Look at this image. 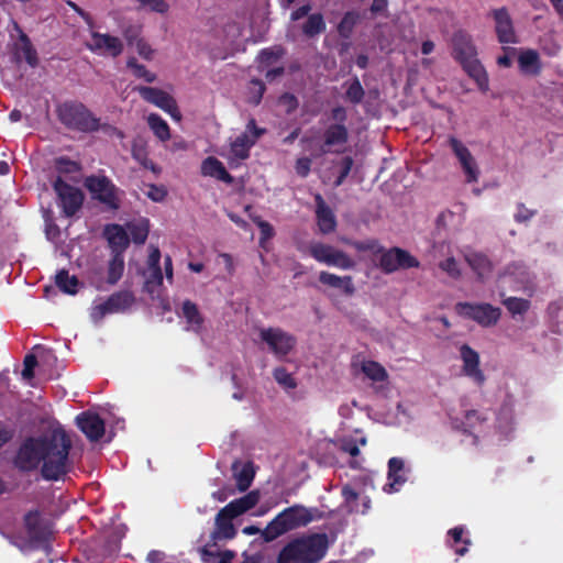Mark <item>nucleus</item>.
I'll return each mask as SVG.
<instances>
[{
    "label": "nucleus",
    "mask_w": 563,
    "mask_h": 563,
    "mask_svg": "<svg viewBox=\"0 0 563 563\" xmlns=\"http://www.w3.org/2000/svg\"><path fill=\"white\" fill-rule=\"evenodd\" d=\"M71 440L62 428L49 429L38 435L26 438L14 457V466L31 472L42 466L45 479L57 481L70 467L68 454Z\"/></svg>",
    "instance_id": "f257e3e1"
},
{
    "label": "nucleus",
    "mask_w": 563,
    "mask_h": 563,
    "mask_svg": "<svg viewBox=\"0 0 563 563\" xmlns=\"http://www.w3.org/2000/svg\"><path fill=\"white\" fill-rule=\"evenodd\" d=\"M329 547L325 533H313L290 541L278 555L277 563H317Z\"/></svg>",
    "instance_id": "f03ea898"
},
{
    "label": "nucleus",
    "mask_w": 563,
    "mask_h": 563,
    "mask_svg": "<svg viewBox=\"0 0 563 563\" xmlns=\"http://www.w3.org/2000/svg\"><path fill=\"white\" fill-rule=\"evenodd\" d=\"M320 517V511L317 508L294 505L279 512L263 530L262 537L266 542H271L288 531L307 526Z\"/></svg>",
    "instance_id": "7ed1b4c3"
},
{
    "label": "nucleus",
    "mask_w": 563,
    "mask_h": 563,
    "mask_svg": "<svg viewBox=\"0 0 563 563\" xmlns=\"http://www.w3.org/2000/svg\"><path fill=\"white\" fill-rule=\"evenodd\" d=\"M58 114L64 124L81 132H93L101 128L99 119L81 103H64L59 107ZM102 129L119 139L124 136L121 131L110 125H103Z\"/></svg>",
    "instance_id": "20e7f679"
},
{
    "label": "nucleus",
    "mask_w": 563,
    "mask_h": 563,
    "mask_svg": "<svg viewBox=\"0 0 563 563\" xmlns=\"http://www.w3.org/2000/svg\"><path fill=\"white\" fill-rule=\"evenodd\" d=\"M24 523L27 539L20 536L3 534L12 545L23 552L35 548L37 543L46 541L52 533L49 523L36 511H30L24 518Z\"/></svg>",
    "instance_id": "39448f33"
},
{
    "label": "nucleus",
    "mask_w": 563,
    "mask_h": 563,
    "mask_svg": "<svg viewBox=\"0 0 563 563\" xmlns=\"http://www.w3.org/2000/svg\"><path fill=\"white\" fill-rule=\"evenodd\" d=\"M455 310L461 317L472 319L482 327L495 325L501 316V310L489 303L459 302Z\"/></svg>",
    "instance_id": "423d86ee"
},
{
    "label": "nucleus",
    "mask_w": 563,
    "mask_h": 563,
    "mask_svg": "<svg viewBox=\"0 0 563 563\" xmlns=\"http://www.w3.org/2000/svg\"><path fill=\"white\" fill-rule=\"evenodd\" d=\"M309 254L319 263L341 269H351L355 262L344 252L321 242H311L308 245Z\"/></svg>",
    "instance_id": "0eeeda50"
},
{
    "label": "nucleus",
    "mask_w": 563,
    "mask_h": 563,
    "mask_svg": "<svg viewBox=\"0 0 563 563\" xmlns=\"http://www.w3.org/2000/svg\"><path fill=\"white\" fill-rule=\"evenodd\" d=\"M264 133L263 129L256 126L255 120L251 119L246 125V130L232 141L229 152V161L231 164H239L250 155L251 147L256 140Z\"/></svg>",
    "instance_id": "6e6552de"
},
{
    "label": "nucleus",
    "mask_w": 563,
    "mask_h": 563,
    "mask_svg": "<svg viewBox=\"0 0 563 563\" xmlns=\"http://www.w3.org/2000/svg\"><path fill=\"white\" fill-rule=\"evenodd\" d=\"M260 338L278 358L288 355L296 344V339L279 328L262 329Z\"/></svg>",
    "instance_id": "1a4fd4ad"
},
{
    "label": "nucleus",
    "mask_w": 563,
    "mask_h": 563,
    "mask_svg": "<svg viewBox=\"0 0 563 563\" xmlns=\"http://www.w3.org/2000/svg\"><path fill=\"white\" fill-rule=\"evenodd\" d=\"M54 190L66 217H71L79 210L84 200L80 189L66 184L62 178H57L54 183Z\"/></svg>",
    "instance_id": "9d476101"
},
{
    "label": "nucleus",
    "mask_w": 563,
    "mask_h": 563,
    "mask_svg": "<svg viewBox=\"0 0 563 563\" xmlns=\"http://www.w3.org/2000/svg\"><path fill=\"white\" fill-rule=\"evenodd\" d=\"M379 266L385 273L390 274L398 269L419 267V261L409 252L394 247L382 254Z\"/></svg>",
    "instance_id": "9b49d317"
},
{
    "label": "nucleus",
    "mask_w": 563,
    "mask_h": 563,
    "mask_svg": "<svg viewBox=\"0 0 563 563\" xmlns=\"http://www.w3.org/2000/svg\"><path fill=\"white\" fill-rule=\"evenodd\" d=\"M459 351L462 361V374L468 377L475 385L483 386L486 377L479 366V354L467 344H462Z\"/></svg>",
    "instance_id": "f8f14e48"
},
{
    "label": "nucleus",
    "mask_w": 563,
    "mask_h": 563,
    "mask_svg": "<svg viewBox=\"0 0 563 563\" xmlns=\"http://www.w3.org/2000/svg\"><path fill=\"white\" fill-rule=\"evenodd\" d=\"M89 190L102 203L109 206L111 209H118L120 199L118 197V189L106 177H90L87 180Z\"/></svg>",
    "instance_id": "ddd939ff"
},
{
    "label": "nucleus",
    "mask_w": 563,
    "mask_h": 563,
    "mask_svg": "<svg viewBox=\"0 0 563 563\" xmlns=\"http://www.w3.org/2000/svg\"><path fill=\"white\" fill-rule=\"evenodd\" d=\"M91 52L108 54L117 57L123 52V42L118 36L107 33L91 32L90 40L86 44Z\"/></svg>",
    "instance_id": "4468645a"
},
{
    "label": "nucleus",
    "mask_w": 563,
    "mask_h": 563,
    "mask_svg": "<svg viewBox=\"0 0 563 563\" xmlns=\"http://www.w3.org/2000/svg\"><path fill=\"white\" fill-rule=\"evenodd\" d=\"M449 143L461 164L466 181L476 183L478 180L479 169L468 148L455 137H450Z\"/></svg>",
    "instance_id": "2eb2a0df"
},
{
    "label": "nucleus",
    "mask_w": 563,
    "mask_h": 563,
    "mask_svg": "<svg viewBox=\"0 0 563 563\" xmlns=\"http://www.w3.org/2000/svg\"><path fill=\"white\" fill-rule=\"evenodd\" d=\"M139 92L144 100L169 113L173 119L180 120L175 100L165 91L152 87H140Z\"/></svg>",
    "instance_id": "dca6fc26"
},
{
    "label": "nucleus",
    "mask_w": 563,
    "mask_h": 563,
    "mask_svg": "<svg viewBox=\"0 0 563 563\" xmlns=\"http://www.w3.org/2000/svg\"><path fill=\"white\" fill-rule=\"evenodd\" d=\"M349 140L347 128L343 123L330 124L323 133V153H341L344 151Z\"/></svg>",
    "instance_id": "f3484780"
},
{
    "label": "nucleus",
    "mask_w": 563,
    "mask_h": 563,
    "mask_svg": "<svg viewBox=\"0 0 563 563\" xmlns=\"http://www.w3.org/2000/svg\"><path fill=\"white\" fill-rule=\"evenodd\" d=\"M161 252L158 247L151 246V252L147 258V268L144 273L145 276V290L154 296L157 288L163 283L162 268L159 266Z\"/></svg>",
    "instance_id": "a211bd4d"
},
{
    "label": "nucleus",
    "mask_w": 563,
    "mask_h": 563,
    "mask_svg": "<svg viewBox=\"0 0 563 563\" xmlns=\"http://www.w3.org/2000/svg\"><path fill=\"white\" fill-rule=\"evenodd\" d=\"M76 423L90 441H98L104 434V421L95 412L78 415Z\"/></svg>",
    "instance_id": "6ab92c4d"
},
{
    "label": "nucleus",
    "mask_w": 563,
    "mask_h": 563,
    "mask_svg": "<svg viewBox=\"0 0 563 563\" xmlns=\"http://www.w3.org/2000/svg\"><path fill=\"white\" fill-rule=\"evenodd\" d=\"M495 20V30L500 43H517L512 21L506 9H497L493 12Z\"/></svg>",
    "instance_id": "aec40b11"
},
{
    "label": "nucleus",
    "mask_w": 563,
    "mask_h": 563,
    "mask_svg": "<svg viewBox=\"0 0 563 563\" xmlns=\"http://www.w3.org/2000/svg\"><path fill=\"white\" fill-rule=\"evenodd\" d=\"M406 481L404 460L400 457H391L388 461V482L384 485V492L388 494L398 492Z\"/></svg>",
    "instance_id": "412c9836"
},
{
    "label": "nucleus",
    "mask_w": 563,
    "mask_h": 563,
    "mask_svg": "<svg viewBox=\"0 0 563 563\" xmlns=\"http://www.w3.org/2000/svg\"><path fill=\"white\" fill-rule=\"evenodd\" d=\"M104 235L113 254L122 255L123 251L129 246L130 241L128 233L119 224L107 225L104 229Z\"/></svg>",
    "instance_id": "4be33fe9"
},
{
    "label": "nucleus",
    "mask_w": 563,
    "mask_h": 563,
    "mask_svg": "<svg viewBox=\"0 0 563 563\" xmlns=\"http://www.w3.org/2000/svg\"><path fill=\"white\" fill-rule=\"evenodd\" d=\"M452 43L455 57L460 59L461 63L475 58L476 51L467 34L463 32L455 33Z\"/></svg>",
    "instance_id": "5701e85b"
},
{
    "label": "nucleus",
    "mask_w": 563,
    "mask_h": 563,
    "mask_svg": "<svg viewBox=\"0 0 563 563\" xmlns=\"http://www.w3.org/2000/svg\"><path fill=\"white\" fill-rule=\"evenodd\" d=\"M232 520L233 518L221 509L216 516L212 538L214 540L233 539L236 534V530Z\"/></svg>",
    "instance_id": "b1692460"
},
{
    "label": "nucleus",
    "mask_w": 563,
    "mask_h": 563,
    "mask_svg": "<svg viewBox=\"0 0 563 563\" xmlns=\"http://www.w3.org/2000/svg\"><path fill=\"white\" fill-rule=\"evenodd\" d=\"M317 201V219L320 231L324 234L334 231L336 221L331 209L325 205L321 196L316 197Z\"/></svg>",
    "instance_id": "393cba45"
},
{
    "label": "nucleus",
    "mask_w": 563,
    "mask_h": 563,
    "mask_svg": "<svg viewBox=\"0 0 563 563\" xmlns=\"http://www.w3.org/2000/svg\"><path fill=\"white\" fill-rule=\"evenodd\" d=\"M504 280L514 279L518 284V288H528L532 284L533 276L525 264H510L503 276Z\"/></svg>",
    "instance_id": "a878e982"
},
{
    "label": "nucleus",
    "mask_w": 563,
    "mask_h": 563,
    "mask_svg": "<svg viewBox=\"0 0 563 563\" xmlns=\"http://www.w3.org/2000/svg\"><path fill=\"white\" fill-rule=\"evenodd\" d=\"M319 280L324 285L341 289L347 296L353 295L355 291L351 276L341 277L335 274L323 271L319 274Z\"/></svg>",
    "instance_id": "bb28decb"
},
{
    "label": "nucleus",
    "mask_w": 563,
    "mask_h": 563,
    "mask_svg": "<svg viewBox=\"0 0 563 563\" xmlns=\"http://www.w3.org/2000/svg\"><path fill=\"white\" fill-rule=\"evenodd\" d=\"M519 68L523 74L537 76L541 71V62L537 51L523 49L518 57Z\"/></svg>",
    "instance_id": "cd10ccee"
},
{
    "label": "nucleus",
    "mask_w": 563,
    "mask_h": 563,
    "mask_svg": "<svg viewBox=\"0 0 563 563\" xmlns=\"http://www.w3.org/2000/svg\"><path fill=\"white\" fill-rule=\"evenodd\" d=\"M465 261L468 263L479 279L484 280L490 275L492 263L485 255L471 252L465 255Z\"/></svg>",
    "instance_id": "c85d7f7f"
},
{
    "label": "nucleus",
    "mask_w": 563,
    "mask_h": 563,
    "mask_svg": "<svg viewBox=\"0 0 563 563\" xmlns=\"http://www.w3.org/2000/svg\"><path fill=\"white\" fill-rule=\"evenodd\" d=\"M201 172L205 176L214 177L228 184H231L233 180L223 164L214 157H208L202 162Z\"/></svg>",
    "instance_id": "c756f323"
},
{
    "label": "nucleus",
    "mask_w": 563,
    "mask_h": 563,
    "mask_svg": "<svg viewBox=\"0 0 563 563\" xmlns=\"http://www.w3.org/2000/svg\"><path fill=\"white\" fill-rule=\"evenodd\" d=\"M233 474L236 479V485L240 492L246 490L254 478L255 471L252 463L247 462L244 464H240L235 462L233 464Z\"/></svg>",
    "instance_id": "7c9ffc66"
},
{
    "label": "nucleus",
    "mask_w": 563,
    "mask_h": 563,
    "mask_svg": "<svg viewBox=\"0 0 563 563\" xmlns=\"http://www.w3.org/2000/svg\"><path fill=\"white\" fill-rule=\"evenodd\" d=\"M183 317L187 323V330L192 332H200L203 325V319L198 311V308L195 303L189 300L184 301L181 307Z\"/></svg>",
    "instance_id": "2f4dec72"
},
{
    "label": "nucleus",
    "mask_w": 563,
    "mask_h": 563,
    "mask_svg": "<svg viewBox=\"0 0 563 563\" xmlns=\"http://www.w3.org/2000/svg\"><path fill=\"white\" fill-rule=\"evenodd\" d=\"M462 64L468 75L474 78L479 89L483 91L488 90V77L479 62L476 58H472Z\"/></svg>",
    "instance_id": "473e14b6"
},
{
    "label": "nucleus",
    "mask_w": 563,
    "mask_h": 563,
    "mask_svg": "<svg viewBox=\"0 0 563 563\" xmlns=\"http://www.w3.org/2000/svg\"><path fill=\"white\" fill-rule=\"evenodd\" d=\"M134 298L130 292H118L110 296L106 301L110 308L111 313L121 312L128 309Z\"/></svg>",
    "instance_id": "72a5a7b5"
},
{
    "label": "nucleus",
    "mask_w": 563,
    "mask_h": 563,
    "mask_svg": "<svg viewBox=\"0 0 563 563\" xmlns=\"http://www.w3.org/2000/svg\"><path fill=\"white\" fill-rule=\"evenodd\" d=\"M325 30L323 16L320 13L310 14L302 26V32L309 37H313Z\"/></svg>",
    "instance_id": "f704fd0d"
},
{
    "label": "nucleus",
    "mask_w": 563,
    "mask_h": 563,
    "mask_svg": "<svg viewBox=\"0 0 563 563\" xmlns=\"http://www.w3.org/2000/svg\"><path fill=\"white\" fill-rule=\"evenodd\" d=\"M147 123L150 125V128L152 129V131L154 132V134L162 141H166L169 139L170 134H169V126L168 124L166 123L165 120H163L159 115L157 114H150L147 117Z\"/></svg>",
    "instance_id": "c9c22d12"
},
{
    "label": "nucleus",
    "mask_w": 563,
    "mask_h": 563,
    "mask_svg": "<svg viewBox=\"0 0 563 563\" xmlns=\"http://www.w3.org/2000/svg\"><path fill=\"white\" fill-rule=\"evenodd\" d=\"M340 449L349 453L352 457H356L360 454V446H364L367 443L365 437L360 438H342L340 441Z\"/></svg>",
    "instance_id": "e433bc0d"
},
{
    "label": "nucleus",
    "mask_w": 563,
    "mask_h": 563,
    "mask_svg": "<svg viewBox=\"0 0 563 563\" xmlns=\"http://www.w3.org/2000/svg\"><path fill=\"white\" fill-rule=\"evenodd\" d=\"M362 372L374 382H382L386 378L385 368L376 362L365 361L362 364Z\"/></svg>",
    "instance_id": "4c0bfd02"
},
{
    "label": "nucleus",
    "mask_w": 563,
    "mask_h": 563,
    "mask_svg": "<svg viewBox=\"0 0 563 563\" xmlns=\"http://www.w3.org/2000/svg\"><path fill=\"white\" fill-rule=\"evenodd\" d=\"M77 284V278L75 276H70L67 271H60L56 275V285L66 294H76Z\"/></svg>",
    "instance_id": "58836bf2"
},
{
    "label": "nucleus",
    "mask_w": 563,
    "mask_h": 563,
    "mask_svg": "<svg viewBox=\"0 0 563 563\" xmlns=\"http://www.w3.org/2000/svg\"><path fill=\"white\" fill-rule=\"evenodd\" d=\"M124 269L123 256L120 254H113L112 260L108 267V282L115 284L122 276Z\"/></svg>",
    "instance_id": "ea45409f"
},
{
    "label": "nucleus",
    "mask_w": 563,
    "mask_h": 563,
    "mask_svg": "<svg viewBox=\"0 0 563 563\" xmlns=\"http://www.w3.org/2000/svg\"><path fill=\"white\" fill-rule=\"evenodd\" d=\"M358 14L356 12H347L338 25V32L342 37H350L355 24L358 21Z\"/></svg>",
    "instance_id": "a19ab883"
},
{
    "label": "nucleus",
    "mask_w": 563,
    "mask_h": 563,
    "mask_svg": "<svg viewBox=\"0 0 563 563\" xmlns=\"http://www.w3.org/2000/svg\"><path fill=\"white\" fill-rule=\"evenodd\" d=\"M503 303L511 314H523L528 311L530 303L528 300L517 297H508Z\"/></svg>",
    "instance_id": "79ce46f5"
},
{
    "label": "nucleus",
    "mask_w": 563,
    "mask_h": 563,
    "mask_svg": "<svg viewBox=\"0 0 563 563\" xmlns=\"http://www.w3.org/2000/svg\"><path fill=\"white\" fill-rule=\"evenodd\" d=\"M128 68H130L133 75L137 78L144 79L146 82H153L156 79L155 74L148 71L145 66L137 63L134 57H131L126 62Z\"/></svg>",
    "instance_id": "37998d69"
},
{
    "label": "nucleus",
    "mask_w": 563,
    "mask_h": 563,
    "mask_svg": "<svg viewBox=\"0 0 563 563\" xmlns=\"http://www.w3.org/2000/svg\"><path fill=\"white\" fill-rule=\"evenodd\" d=\"M364 89L357 78L346 82L345 97L352 103H360L364 97Z\"/></svg>",
    "instance_id": "c03bdc74"
},
{
    "label": "nucleus",
    "mask_w": 563,
    "mask_h": 563,
    "mask_svg": "<svg viewBox=\"0 0 563 563\" xmlns=\"http://www.w3.org/2000/svg\"><path fill=\"white\" fill-rule=\"evenodd\" d=\"M130 234L137 244H143L148 235V222L142 220L137 223L129 224Z\"/></svg>",
    "instance_id": "a18cd8bd"
},
{
    "label": "nucleus",
    "mask_w": 563,
    "mask_h": 563,
    "mask_svg": "<svg viewBox=\"0 0 563 563\" xmlns=\"http://www.w3.org/2000/svg\"><path fill=\"white\" fill-rule=\"evenodd\" d=\"M21 53L23 55V58L26 60V63L34 67L37 64V54L36 51L33 48L32 44L30 43L29 38L25 35L21 36Z\"/></svg>",
    "instance_id": "49530a36"
},
{
    "label": "nucleus",
    "mask_w": 563,
    "mask_h": 563,
    "mask_svg": "<svg viewBox=\"0 0 563 563\" xmlns=\"http://www.w3.org/2000/svg\"><path fill=\"white\" fill-rule=\"evenodd\" d=\"M273 375L276 382L286 389H294L297 386L294 377L283 367L275 368Z\"/></svg>",
    "instance_id": "de8ad7c7"
},
{
    "label": "nucleus",
    "mask_w": 563,
    "mask_h": 563,
    "mask_svg": "<svg viewBox=\"0 0 563 563\" xmlns=\"http://www.w3.org/2000/svg\"><path fill=\"white\" fill-rule=\"evenodd\" d=\"M264 91V84L258 79H253L250 84L249 102L257 106L262 100Z\"/></svg>",
    "instance_id": "09e8293b"
},
{
    "label": "nucleus",
    "mask_w": 563,
    "mask_h": 563,
    "mask_svg": "<svg viewBox=\"0 0 563 563\" xmlns=\"http://www.w3.org/2000/svg\"><path fill=\"white\" fill-rule=\"evenodd\" d=\"M234 500L235 505L240 506L246 512L253 507H255V505L260 501V493L257 490H252L245 496Z\"/></svg>",
    "instance_id": "8fccbe9b"
},
{
    "label": "nucleus",
    "mask_w": 563,
    "mask_h": 563,
    "mask_svg": "<svg viewBox=\"0 0 563 563\" xmlns=\"http://www.w3.org/2000/svg\"><path fill=\"white\" fill-rule=\"evenodd\" d=\"M346 242L360 252H372L374 254L382 252V247L376 240Z\"/></svg>",
    "instance_id": "3c124183"
},
{
    "label": "nucleus",
    "mask_w": 563,
    "mask_h": 563,
    "mask_svg": "<svg viewBox=\"0 0 563 563\" xmlns=\"http://www.w3.org/2000/svg\"><path fill=\"white\" fill-rule=\"evenodd\" d=\"M440 268L450 277L457 279L461 277V269L454 257H448L439 264Z\"/></svg>",
    "instance_id": "603ef678"
},
{
    "label": "nucleus",
    "mask_w": 563,
    "mask_h": 563,
    "mask_svg": "<svg viewBox=\"0 0 563 563\" xmlns=\"http://www.w3.org/2000/svg\"><path fill=\"white\" fill-rule=\"evenodd\" d=\"M283 54L280 48L263 49L258 56L261 67L269 66Z\"/></svg>",
    "instance_id": "864d4df0"
},
{
    "label": "nucleus",
    "mask_w": 563,
    "mask_h": 563,
    "mask_svg": "<svg viewBox=\"0 0 563 563\" xmlns=\"http://www.w3.org/2000/svg\"><path fill=\"white\" fill-rule=\"evenodd\" d=\"M109 313H111L110 308L107 301H103L91 308L90 317L95 323H99L102 318Z\"/></svg>",
    "instance_id": "5fc2aeb1"
},
{
    "label": "nucleus",
    "mask_w": 563,
    "mask_h": 563,
    "mask_svg": "<svg viewBox=\"0 0 563 563\" xmlns=\"http://www.w3.org/2000/svg\"><path fill=\"white\" fill-rule=\"evenodd\" d=\"M123 36L129 45L133 46L140 38L141 27L135 24L128 25L122 31Z\"/></svg>",
    "instance_id": "6e6d98bb"
},
{
    "label": "nucleus",
    "mask_w": 563,
    "mask_h": 563,
    "mask_svg": "<svg viewBox=\"0 0 563 563\" xmlns=\"http://www.w3.org/2000/svg\"><path fill=\"white\" fill-rule=\"evenodd\" d=\"M37 364V361H36V357L32 354L30 355H26L24 357V362H23V371H22V377L26 380H30L31 378H33L34 376V367L36 366Z\"/></svg>",
    "instance_id": "4d7b16f0"
},
{
    "label": "nucleus",
    "mask_w": 563,
    "mask_h": 563,
    "mask_svg": "<svg viewBox=\"0 0 563 563\" xmlns=\"http://www.w3.org/2000/svg\"><path fill=\"white\" fill-rule=\"evenodd\" d=\"M166 190L164 187L156 186V185H148L147 190L145 191V195L153 201L159 202L163 201L166 197Z\"/></svg>",
    "instance_id": "13d9d810"
},
{
    "label": "nucleus",
    "mask_w": 563,
    "mask_h": 563,
    "mask_svg": "<svg viewBox=\"0 0 563 563\" xmlns=\"http://www.w3.org/2000/svg\"><path fill=\"white\" fill-rule=\"evenodd\" d=\"M134 46H135L139 55L141 57H143L144 59L151 60L153 58L154 51L143 38L137 40L136 43L134 44Z\"/></svg>",
    "instance_id": "bf43d9fd"
},
{
    "label": "nucleus",
    "mask_w": 563,
    "mask_h": 563,
    "mask_svg": "<svg viewBox=\"0 0 563 563\" xmlns=\"http://www.w3.org/2000/svg\"><path fill=\"white\" fill-rule=\"evenodd\" d=\"M342 496L344 498V501L349 506L350 511H356L357 509L354 506V501L358 497L357 493L354 489H352L350 486H344L342 488Z\"/></svg>",
    "instance_id": "052dcab7"
},
{
    "label": "nucleus",
    "mask_w": 563,
    "mask_h": 563,
    "mask_svg": "<svg viewBox=\"0 0 563 563\" xmlns=\"http://www.w3.org/2000/svg\"><path fill=\"white\" fill-rule=\"evenodd\" d=\"M132 156L143 167L151 161L147 158L145 148L141 144H137V143H134L132 146Z\"/></svg>",
    "instance_id": "680f3d73"
},
{
    "label": "nucleus",
    "mask_w": 563,
    "mask_h": 563,
    "mask_svg": "<svg viewBox=\"0 0 563 563\" xmlns=\"http://www.w3.org/2000/svg\"><path fill=\"white\" fill-rule=\"evenodd\" d=\"M279 104L283 106L287 112H291L297 108L298 102L295 96L290 93H284L279 98Z\"/></svg>",
    "instance_id": "e2e57ef3"
},
{
    "label": "nucleus",
    "mask_w": 563,
    "mask_h": 563,
    "mask_svg": "<svg viewBox=\"0 0 563 563\" xmlns=\"http://www.w3.org/2000/svg\"><path fill=\"white\" fill-rule=\"evenodd\" d=\"M311 161L307 157L299 158L296 163V173L301 176L306 177L310 172Z\"/></svg>",
    "instance_id": "0e129e2a"
},
{
    "label": "nucleus",
    "mask_w": 563,
    "mask_h": 563,
    "mask_svg": "<svg viewBox=\"0 0 563 563\" xmlns=\"http://www.w3.org/2000/svg\"><path fill=\"white\" fill-rule=\"evenodd\" d=\"M146 7H148L151 11L157 13H166L169 9V5L165 0H150Z\"/></svg>",
    "instance_id": "69168bd1"
},
{
    "label": "nucleus",
    "mask_w": 563,
    "mask_h": 563,
    "mask_svg": "<svg viewBox=\"0 0 563 563\" xmlns=\"http://www.w3.org/2000/svg\"><path fill=\"white\" fill-rule=\"evenodd\" d=\"M222 510L223 512H227L229 516H231L233 519L245 514L244 509L235 505V500L229 503L225 507L222 508Z\"/></svg>",
    "instance_id": "338daca9"
},
{
    "label": "nucleus",
    "mask_w": 563,
    "mask_h": 563,
    "mask_svg": "<svg viewBox=\"0 0 563 563\" xmlns=\"http://www.w3.org/2000/svg\"><path fill=\"white\" fill-rule=\"evenodd\" d=\"M533 216V212L523 206H519L515 214V219L518 222L528 221Z\"/></svg>",
    "instance_id": "774afa93"
}]
</instances>
